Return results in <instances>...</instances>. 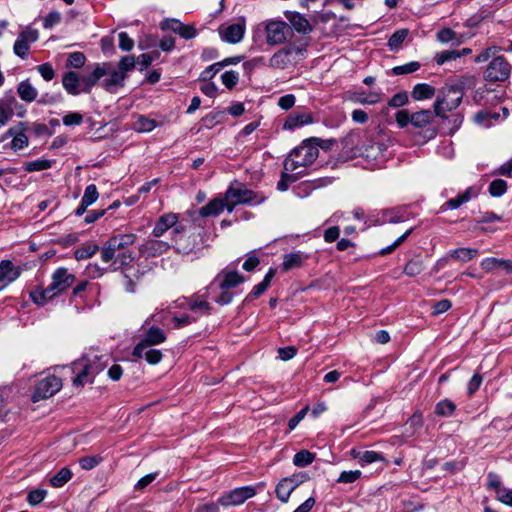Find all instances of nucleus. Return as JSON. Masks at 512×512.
Instances as JSON below:
<instances>
[{
  "label": "nucleus",
  "instance_id": "1",
  "mask_svg": "<svg viewBox=\"0 0 512 512\" xmlns=\"http://www.w3.org/2000/svg\"><path fill=\"white\" fill-rule=\"evenodd\" d=\"M321 139L310 138L302 142V144L293 149L284 161V169L295 172L299 168H307L310 166L319 155V150L316 145H321Z\"/></svg>",
  "mask_w": 512,
  "mask_h": 512
},
{
  "label": "nucleus",
  "instance_id": "2",
  "mask_svg": "<svg viewBox=\"0 0 512 512\" xmlns=\"http://www.w3.org/2000/svg\"><path fill=\"white\" fill-rule=\"evenodd\" d=\"M305 51L306 49L303 46L293 44L285 46L271 56L269 66L280 70L294 66L304 58Z\"/></svg>",
  "mask_w": 512,
  "mask_h": 512
},
{
  "label": "nucleus",
  "instance_id": "3",
  "mask_svg": "<svg viewBox=\"0 0 512 512\" xmlns=\"http://www.w3.org/2000/svg\"><path fill=\"white\" fill-rule=\"evenodd\" d=\"M462 93L456 89L452 84L445 86L441 89L437 97L434 108L437 117L445 118L446 112L456 109L462 101Z\"/></svg>",
  "mask_w": 512,
  "mask_h": 512
},
{
  "label": "nucleus",
  "instance_id": "4",
  "mask_svg": "<svg viewBox=\"0 0 512 512\" xmlns=\"http://www.w3.org/2000/svg\"><path fill=\"white\" fill-rule=\"evenodd\" d=\"M61 388L62 380L55 375H49L36 383L31 400L36 403L48 399L58 393Z\"/></svg>",
  "mask_w": 512,
  "mask_h": 512
},
{
  "label": "nucleus",
  "instance_id": "5",
  "mask_svg": "<svg viewBox=\"0 0 512 512\" xmlns=\"http://www.w3.org/2000/svg\"><path fill=\"white\" fill-rule=\"evenodd\" d=\"M224 196L227 201V211L230 213L236 205L249 203L255 198L252 190L247 189L245 185L236 181L231 183Z\"/></svg>",
  "mask_w": 512,
  "mask_h": 512
},
{
  "label": "nucleus",
  "instance_id": "6",
  "mask_svg": "<svg viewBox=\"0 0 512 512\" xmlns=\"http://www.w3.org/2000/svg\"><path fill=\"white\" fill-rule=\"evenodd\" d=\"M511 71V66L503 56L495 57L487 66L484 77L488 81H504Z\"/></svg>",
  "mask_w": 512,
  "mask_h": 512
},
{
  "label": "nucleus",
  "instance_id": "7",
  "mask_svg": "<svg viewBox=\"0 0 512 512\" xmlns=\"http://www.w3.org/2000/svg\"><path fill=\"white\" fill-rule=\"evenodd\" d=\"M255 494V489L250 486L236 488L232 491L223 494L218 499V504L224 507L241 505L247 499L252 498Z\"/></svg>",
  "mask_w": 512,
  "mask_h": 512
},
{
  "label": "nucleus",
  "instance_id": "8",
  "mask_svg": "<svg viewBox=\"0 0 512 512\" xmlns=\"http://www.w3.org/2000/svg\"><path fill=\"white\" fill-rule=\"evenodd\" d=\"M289 27L283 21H270L265 26L266 42L269 45H279L286 41Z\"/></svg>",
  "mask_w": 512,
  "mask_h": 512
},
{
  "label": "nucleus",
  "instance_id": "9",
  "mask_svg": "<svg viewBox=\"0 0 512 512\" xmlns=\"http://www.w3.org/2000/svg\"><path fill=\"white\" fill-rule=\"evenodd\" d=\"M167 339L164 331L156 326L150 327L145 333L142 340L135 346L133 349V356H141L142 348L144 346L151 347L154 345H159L165 342Z\"/></svg>",
  "mask_w": 512,
  "mask_h": 512
},
{
  "label": "nucleus",
  "instance_id": "10",
  "mask_svg": "<svg viewBox=\"0 0 512 512\" xmlns=\"http://www.w3.org/2000/svg\"><path fill=\"white\" fill-rule=\"evenodd\" d=\"M74 281L75 276L69 273L66 268H58L52 275L49 291H52L56 296L72 286Z\"/></svg>",
  "mask_w": 512,
  "mask_h": 512
},
{
  "label": "nucleus",
  "instance_id": "11",
  "mask_svg": "<svg viewBox=\"0 0 512 512\" xmlns=\"http://www.w3.org/2000/svg\"><path fill=\"white\" fill-rule=\"evenodd\" d=\"M89 362L90 359L84 356L80 361L73 363L74 370H77L81 366L77 376L73 379L75 386H83L84 383L87 382L88 375L97 374L103 369V365L93 367Z\"/></svg>",
  "mask_w": 512,
  "mask_h": 512
},
{
  "label": "nucleus",
  "instance_id": "12",
  "mask_svg": "<svg viewBox=\"0 0 512 512\" xmlns=\"http://www.w3.org/2000/svg\"><path fill=\"white\" fill-rule=\"evenodd\" d=\"M37 39L38 31L31 28H26L19 34L17 40L15 41L13 48L14 53L21 58H25L29 51V44L35 42Z\"/></svg>",
  "mask_w": 512,
  "mask_h": 512
},
{
  "label": "nucleus",
  "instance_id": "13",
  "mask_svg": "<svg viewBox=\"0 0 512 512\" xmlns=\"http://www.w3.org/2000/svg\"><path fill=\"white\" fill-rule=\"evenodd\" d=\"M245 33V20L241 19L238 23L228 26H221L219 34L222 40L228 43H238L242 40Z\"/></svg>",
  "mask_w": 512,
  "mask_h": 512
},
{
  "label": "nucleus",
  "instance_id": "14",
  "mask_svg": "<svg viewBox=\"0 0 512 512\" xmlns=\"http://www.w3.org/2000/svg\"><path fill=\"white\" fill-rule=\"evenodd\" d=\"M161 27L164 30H171L185 39H191L196 35V30L193 26L185 25L176 19L165 20L162 22Z\"/></svg>",
  "mask_w": 512,
  "mask_h": 512
},
{
  "label": "nucleus",
  "instance_id": "15",
  "mask_svg": "<svg viewBox=\"0 0 512 512\" xmlns=\"http://www.w3.org/2000/svg\"><path fill=\"white\" fill-rule=\"evenodd\" d=\"M19 271L16 269L12 262L9 260H3L0 263V289L7 286L9 283L16 280L19 276Z\"/></svg>",
  "mask_w": 512,
  "mask_h": 512
},
{
  "label": "nucleus",
  "instance_id": "16",
  "mask_svg": "<svg viewBox=\"0 0 512 512\" xmlns=\"http://www.w3.org/2000/svg\"><path fill=\"white\" fill-rule=\"evenodd\" d=\"M106 66L108 65H98L90 75L81 78V90L83 92H90L91 88L98 82V80L108 74Z\"/></svg>",
  "mask_w": 512,
  "mask_h": 512
},
{
  "label": "nucleus",
  "instance_id": "17",
  "mask_svg": "<svg viewBox=\"0 0 512 512\" xmlns=\"http://www.w3.org/2000/svg\"><path fill=\"white\" fill-rule=\"evenodd\" d=\"M225 208L227 209V201L225 197L223 199L214 198L211 201H209L205 206L200 208L199 214L202 217L217 216Z\"/></svg>",
  "mask_w": 512,
  "mask_h": 512
},
{
  "label": "nucleus",
  "instance_id": "18",
  "mask_svg": "<svg viewBox=\"0 0 512 512\" xmlns=\"http://www.w3.org/2000/svg\"><path fill=\"white\" fill-rule=\"evenodd\" d=\"M178 221V216L177 214H174V213H167L165 215H162L154 229H153V235L155 237H160L162 236L168 229L172 228Z\"/></svg>",
  "mask_w": 512,
  "mask_h": 512
},
{
  "label": "nucleus",
  "instance_id": "19",
  "mask_svg": "<svg viewBox=\"0 0 512 512\" xmlns=\"http://www.w3.org/2000/svg\"><path fill=\"white\" fill-rule=\"evenodd\" d=\"M63 87L71 95H78L82 90L79 89L81 85V79L75 72L69 71L63 75L62 79Z\"/></svg>",
  "mask_w": 512,
  "mask_h": 512
},
{
  "label": "nucleus",
  "instance_id": "20",
  "mask_svg": "<svg viewBox=\"0 0 512 512\" xmlns=\"http://www.w3.org/2000/svg\"><path fill=\"white\" fill-rule=\"evenodd\" d=\"M435 88L429 84L421 83L414 86L411 96L414 100L420 101L430 99L435 95Z\"/></svg>",
  "mask_w": 512,
  "mask_h": 512
},
{
  "label": "nucleus",
  "instance_id": "21",
  "mask_svg": "<svg viewBox=\"0 0 512 512\" xmlns=\"http://www.w3.org/2000/svg\"><path fill=\"white\" fill-rule=\"evenodd\" d=\"M435 111L421 110L412 114V125L416 128H423L429 125L434 117Z\"/></svg>",
  "mask_w": 512,
  "mask_h": 512
},
{
  "label": "nucleus",
  "instance_id": "22",
  "mask_svg": "<svg viewBox=\"0 0 512 512\" xmlns=\"http://www.w3.org/2000/svg\"><path fill=\"white\" fill-rule=\"evenodd\" d=\"M312 121L313 118L311 114H292L286 119L284 123V129L292 130L296 127L312 123Z\"/></svg>",
  "mask_w": 512,
  "mask_h": 512
},
{
  "label": "nucleus",
  "instance_id": "23",
  "mask_svg": "<svg viewBox=\"0 0 512 512\" xmlns=\"http://www.w3.org/2000/svg\"><path fill=\"white\" fill-rule=\"evenodd\" d=\"M288 20L290 21L293 28L300 33H309L312 30V26L309 21L299 13H292Z\"/></svg>",
  "mask_w": 512,
  "mask_h": 512
},
{
  "label": "nucleus",
  "instance_id": "24",
  "mask_svg": "<svg viewBox=\"0 0 512 512\" xmlns=\"http://www.w3.org/2000/svg\"><path fill=\"white\" fill-rule=\"evenodd\" d=\"M136 236L134 234H124L111 237L109 241L117 251H126L125 249L134 244Z\"/></svg>",
  "mask_w": 512,
  "mask_h": 512
},
{
  "label": "nucleus",
  "instance_id": "25",
  "mask_svg": "<svg viewBox=\"0 0 512 512\" xmlns=\"http://www.w3.org/2000/svg\"><path fill=\"white\" fill-rule=\"evenodd\" d=\"M17 92L19 97L26 102H32L36 99L38 94L36 88H34L28 81L20 82Z\"/></svg>",
  "mask_w": 512,
  "mask_h": 512
},
{
  "label": "nucleus",
  "instance_id": "26",
  "mask_svg": "<svg viewBox=\"0 0 512 512\" xmlns=\"http://www.w3.org/2000/svg\"><path fill=\"white\" fill-rule=\"evenodd\" d=\"M295 490V488L292 486V484L288 481L287 478H283L279 481V483L276 486L275 492L277 498L283 502L286 503L291 495V493Z\"/></svg>",
  "mask_w": 512,
  "mask_h": 512
},
{
  "label": "nucleus",
  "instance_id": "27",
  "mask_svg": "<svg viewBox=\"0 0 512 512\" xmlns=\"http://www.w3.org/2000/svg\"><path fill=\"white\" fill-rule=\"evenodd\" d=\"M72 478V472L69 468L63 467L57 474L50 478V484L59 488L65 485Z\"/></svg>",
  "mask_w": 512,
  "mask_h": 512
},
{
  "label": "nucleus",
  "instance_id": "28",
  "mask_svg": "<svg viewBox=\"0 0 512 512\" xmlns=\"http://www.w3.org/2000/svg\"><path fill=\"white\" fill-rule=\"evenodd\" d=\"M477 254H478V251L476 249L458 248V249L451 251L449 256L456 260L466 262V261H469V260L473 259L474 257H476Z\"/></svg>",
  "mask_w": 512,
  "mask_h": 512
},
{
  "label": "nucleus",
  "instance_id": "29",
  "mask_svg": "<svg viewBox=\"0 0 512 512\" xmlns=\"http://www.w3.org/2000/svg\"><path fill=\"white\" fill-rule=\"evenodd\" d=\"M149 347L144 346L142 348L141 356H136L137 358H144L149 364L155 365L158 364L162 358L163 354L158 349H148Z\"/></svg>",
  "mask_w": 512,
  "mask_h": 512
},
{
  "label": "nucleus",
  "instance_id": "30",
  "mask_svg": "<svg viewBox=\"0 0 512 512\" xmlns=\"http://www.w3.org/2000/svg\"><path fill=\"white\" fill-rule=\"evenodd\" d=\"M98 250L99 246L97 244L90 243L76 249L74 252V257L78 261L88 259L92 257Z\"/></svg>",
  "mask_w": 512,
  "mask_h": 512
},
{
  "label": "nucleus",
  "instance_id": "31",
  "mask_svg": "<svg viewBox=\"0 0 512 512\" xmlns=\"http://www.w3.org/2000/svg\"><path fill=\"white\" fill-rule=\"evenodd\" d=\"M476 82L477 79L475 76L465 75L456 79L452 85L463 94L464 90L474 88L476 86Z\"/></svg>",
  "mask_w": 512,
  "mask_h": 512
},
{
  "label": "nucleus",
  "instance_id": "32",
  "mask_svg": "<svg viewBox=\"0 0 512 512\" xmlns=\"http://www.w3.org/2000/svg\"><path fill=\"white\" fill-rule=\"evenodd\" d=\"M315 459V454L308 450H301L294 455L293 464L298 467H305L311 464Z\"/></svg>",
  "mask_w": 512,
  "mask_h": 512
},
{
  "label": "nucleus",
  "instance_id": "33",
  "mask_svg": "<svg viewBox=\"0 0 512 512\" xmlns=\"http://www.w3.org/2000/svg\"><path fill=\"white\" fill-rule=\"evenodd\" d=\"M473 196L472 188H468L462 194L448 200L445 205L450 209H457L463 203L468 202Z\"/></svg>",
  "mask_w": 512,
  "mask_h": 512
},
{
  "label": "nucleus",
  "instance_id": "34",
  "mask_svg": "<svg viewBox=\"0 0 512 512\" xmlns=\"http://www.w3.org/2000/svg\"><path fill=\"white\" fill-rule=\"evenodd\" d=\"M408 33V29H400L394 32L388 40L389 48L391 50H397L398 48H400Z\"/></svg>",
  "mask_w": 512,
  "mask_h": 512
},
{
  "label": "nucleus",
  "instance_id": "35",
  "mask_svg": "<svg viewBox=\"0 0 512 512\" xmlns=\"http://www.w3.org/2000/svg\"><path fill=\"white\" fill-rule=\"evenodd\" d=\"M133 259V254L130 251L117 252L115 260L112 262L113 270H117L119 267L129 265Z\"/></svg>",
  "mask_w": 512,
  "mask_h": 512
},
{
  "label": "nucleus",
  "instance_id": "36",
  "mask_svg": "<svg viewBox=\"0 0 512 512\" xmlns=\"http://www.w3.org/2000/svg\"><path fill=\"white\" fill-rule=\"evenodd\" d=\"M52 166V163L50 160L47 159H38L31 162H26L24 164V169L27 172H36V171H43L46 169H49Z\"/></svg>",
  "mask_w": 512,
  "mask_h": 512
},
{
  "label": "nucleus",
  "instance_id": "37",
  "mask_svg": "<svg viewBox=\"0 0 512 512\" xmlns=\"http://www.w3.org/2000/svg\"><path fill=\"white\" fill-rule=\"evenodd\" d=\"M423 266V261L419 259H411L406 263L404 273L409 277H415L422 272Z\"/></svg>",
  "mask_w": 512,
  "mask_h": 512
},
{
  "label": "nucleus",
  "instance_id": "38",
  "mask_svg": "<svg viewBox=\"0 0 512 512\" xmlns=\"http://www.w3.org/2000/svg\"><path fill=\"white\" fill-rule=\"evenodd\" d=\"M33 301L38 305H43L47 300L55 297L52 291H49V286L46 289H37L31 292Z\"/></svg>",
  "mask_w": 512,
  "mask_h": 512
},
{
  "label": "nucleus",
  "instance_id": "39",
  "mask_svg": "<svg viewBox=\"0 0 512 512\" xmlns=\"http://www.w3.org/2000/svg\"><path fill=\"white\" fill-rule=\"evenodd\" d=\"M103 461L100 455L84 456L79 459V465L84 470H92Z\"/></svg>",
  "mask_w": 512,
  "mask_h": 512
},
{
  "label": "nucleus",
  "instance_id": "40",
  "mask_svg": "<svg viewBox=\"0 0 512 512\" xmlns=\"http://www.w3.org/2000/svg\"><path fill=\"white\" fill-rule=\"evenodd\" d=\"M302 262L303 260L299 253L287 254L284 256L282 268L284 271H288L292 268L300 267Z\"/></svg>",
  "mask_w": 512,
  "mask_h": 512
},
{
  "label": "nucleus",
  "instance_id": "41",
  "mask_svg": "<svg viewBox=\"0 0 512 512\" xmlns=\"http://www.w3.org/2000/svg\"><path fill=\"white\" fill-rule=\"evenodd\" d=\"M110 74V77L108 79H105L103 82L104 87L107 90H110L111 86H120L123 84V81L126 78V75L123 72L120 71H112Z\"/></svg>",
  "mask_w": 512,
  "mask_h": 512
},
{
  "label": "nucleus",
  "instance_id": "42",
  "mask_svg": "<svg viewBox=\"0 0 512 512\" xmlns=\"http://www.w3.org/2000/svg\"><path fill=\"white\" fill-rule=\"evenodd\" d=\"M7 134L13 136L11 148L14 150L22 149L28 145V138L24 133L15 134L13 129H9Z\"/></svg>",
  "mask_w": 512,
  "mask_h": 512
},
{
  "label": "nucleus",
  "instance_id": "43",
  "mask_svg": "<svg viewBox=\"0 0 512 512\" xmlns=\"http://www.w3.org/2000/svg\"><path fill=\"white\" fill-rule=\"evenodd\" d=\"M456 406L448 399L440 401L435 408V413L439 416H449L455 411Z\"/></svg>",
  "mask_w": 512,
  "mask_h": 512
},
{
  "label": "nucleus",
  "instance_id": "44",
  "mask_svg": "<svg viewBox=\"0 0 512 512\" xmlns=\"http://www.w3.org/2000/svg\"><path fill=\"white\" fill-rule=\"evenodd\" d=\"M156 127V121L153 119L140 116L134 124V128L138 132H150Z\"/></svg>",
  "mask_w": 512,
  "mask_h": 512
},
{
  "label": "nucleus",
  "instance_id": "45",
  "mask_svg": "<svg viewBox=\"0 0 512 512\" xmlns=\"http://www.w3.org/2000/svg\"><path fill=\"white\" fill-rule=\"evenodd\" d=\"M241 282H243V277L240 274L237 272H228L225 274L224 280L220 287L222 289L231 288L237 286Z\"/></svg>",
  "mask_w": 512,
  "mask_h": 512
},
{
  "label": "nucleus",
  "instance_id": "46",
  "mask_svg": "<svg viewBox=\"0 0 512 512\" xmlns=\"http://www.w3.org/2000/svg\"><path fill=\"white\" fill-rule=\"evenodd\" d=\"M290 173H291L290 171H286L285 169L282 172L281 179L277 184V187L279 190H281V191L287 190L289 183H293L299 179L300 172H298L296 174H290Z\"/></svg>",
  "mask_w": 512,
  "mask_h": 512
},
{
  "label": "nucleus",
  "instance_id": "47",
  "mask_svg": "<svg viewBox=\"0 0 512 512\" xmlns=\"http://www.w3.org/2000/svg\"><path fill=\"white\" fill-rule=\"evenodd\" d=\"M117 252L118 251L116 250L115 247H113L111 242L109 240L106 241L101 249V258H102L103 262H105V263L113 262L115 260Z\"/></svg>",
  "mask_w": 512,
  "mask_h": 512
},
{
  "label": "nucleus",
  "instance_id": "48",
  "mask_svg": "<svg viewBox=\"0 0 512 512\" xmlns=\"http://www.w3.org/2000/svg\"><path fill=\"white\" fill-rule=\"evenodd\" d=\"M85 61H86V57L83 53L74 52L68 56V59L66 62V67L79 69L85 64Z\"/></svg>",
  "mask_w": 512,
  "mask_h": 512
},
{
  "label": "nucleus",
  "instance_id": "49",
  "mask_svg": "<svg viewBox=\"0 0 512 512\" xmlns=\"http://www.w3.org/2000/svg\"><path fill=\"white\" fill-rule=\"evenodd\" d=\"M461 56V53L456 50H447L436 54L435 61L438 65H442L448 61L456 60Z\"/></svg>",
  "mask_w": 512,
  "mask_h": 512
},
{
  "label": "nucleus",
  "instance_id": "50",
  "mask_svg": "<svg viewBox=\"0 0 512 512\" xmlns=\"http://www.w3.org/2000/svg\"><path fill=\"white\" fill-rule=\"evenodd\" d=\"M507 190V184L502 179L493 180L489 186V192L493 197L503 195Z\"/></svg>",
  "mask_w": 512,
  "mask_h": 512
},
{
  "label": "nucleus",
  "instance_id": "51",
  "mask_svg": "<svg viewBox=\"0 0 512 512\" xmlns=\"http://www.w3.org/2000/svg\"><path fill=\"white\" fill-rule=\"evenodd\" d=\"M47 491L45 489H35L29 492L27 501L30 505L35 506L40 504L46 497Z\"/></svg>",
  "mask_w": 512,
  "mask_h": 512
},
{
  "label": "nucleus",
  "instance_id": "52",
  "mask_svg": "<svg viewBox=\"0 0 512 512\" xmlns=\"http://www.w3.org/2000/svg\"><path fill=\"white\" fill-rule=\"evenodd\" d=\"M98 196L99 194L96 186L94 184H91L86 187L84 195L82 197V201L85 205H91L97 200Z\"/></svg>",
  "mask_w": 512,
  "mask_h": 512
},
{
  "label": "nucleus",
  "instance_id": "53",
  "mask_svg": "<svg viewBox=\"0 0 512 512\" xmlns=\"http://www.w3.org/2000/svg\"><path fill=\"white\" fill-rule=\"evenodd\" d=\"M420 68V64L418 62H410L405 65L396 66L392 69V72L395 75H403L409 74L417 71Z\"/></svg>",
  "mask_w": 512,
  "mask_h": 512
},
{
  "label": "nucleus",
  "instance_id": "54",
  "mask_svg": "<svg viewBox=\"0 0 512 512\" xmlns=\"http://www.w3.org/2000/svg\"><path fill=\"white\" fill-rule=\"evenodd\" d=\"M160 53L158 51H152L150 53H144L138 57V63L141 65V70L146 69L151 63L159 58Z\"/></svg>",
  "mask_w": 512,
  "mask_h": 512
},
{
  "label": "nucleus",
  "instance_id": "55",
  "mask_svg": "<svg viewBox=\"0 0 512 512\" xmlns=\"http://www.w3.org/2000/svg\"><path fill=\"white\" fill-rule=\"evenodd\" d=\"M361 477V471L359 470H355V471H343L339 478H338V482L339 483H345V484H348V483H353L355 482L356 480H358L359 478Z\"/></svg>",
  "mask_w": 512,
  "mask_h": 512
},
{
  "label": "nucleus",
  "instance_id": "56",
  "mask_svg": "<svg viewBox=\"0 0 512 512\" xmlns=\"http://www.w3.org/2000/svg\"><path fill=\"white\" fill-rule=\"evenodd\" d=\"M135 64H136V61L133 56H124L119 61V64H118L119 71L123 72L126 75L127 72L134 69Z\"/></svg>",
  "mask_w": 512,
  "mask_h": 512
},
{
  "label": "nucleus",
  "instance_id": "57",
  "mask_svg": "<svg viewBox=\"0 0 512 512\" xmlns=\"http://www.w3.org/2000/svg\"><path fill=\"white\" fill-rule=\"evenodd\" d=\"M408 95L406 92L395 94L388 102L389 107L398 108L408 103Z\"/></svg>",
  "mask_w": 512,
  "mask_h": 512
},
{
  "label": "nucleus",
  "instance_id": "58",
  "mask_svg": "<svg viewBox=\"0 0 512 512\" xmlns=\"http://www.w3.org/2000/svg\"><path fill=\"white\" fill-rule=\"evenodd\" d=\"M396 122L400 128L406 127L409 123L412 124V114L408 110H399L396 113Z\"/></svg>",
  "mask_w": 512,
  "mask_h": 512
},
{
  "label": "nucleus",
  "instance_id": "59",
  "mask_svg": "<svg viewBox=\"0 0 512 512\" xmlns=\"http://www.w3.org/2000/svg\"><path fill=\"white\" fill-rule=\"evenodd\" d=\"M221 79L228 89H232L237 84L239 76L234 71H227L222 75Z\"/></svg>",
  "mask_w": 512,
  "mask_h": 512
},
{
  "label": "nucleus",
  "instance_id": "60",
  "mask_svg": "<svg viewBox=\"0 0 512 512\" xmlns=\"http://www.w3.org/2000/svg\"><path fill=\"white\" fill-rule=\"evenodd\" d=\"M13 116L11 107L0 101V128L3 127Z\"/></svg>",
  "mask_w": 512,
  "mask_h": 512
},
{
  "label": "nucleus",
  "instance_id": "61",
  "mask_svg": "<svg viewBox=\"0 0 512 512\" xmlns=\"http://www.w3.org/2000/svg\"><path fill=\"white\" fill-rule=\"evenodd\" d=\"M360 460L364 463L370 464L376 461H385V458L375 451H365L362 452Z\"/></svg>",
  "mask_w": 512,
  "mask_h": 512
},
{
  "label": "nucleus",
  "instance_id": "62",
  "mask_svg": "<svg viewBox=\"0 0 512 512\" xmlns=\"http://www.w3.org/2000/svg\"><path fill=\"white\" fill-rule=\"evenodd\" d=\"M119 47L124 51H131L134 47V41L126 32L119 33Z\"/></svg>",
  "mask_w": 512,
  "mask_h": 512
},
{
  "label": "nucleus",
  "instance_id": "63",
  "mask_svg": "<svg viewBox=\"0 0 512 512\" xmlns=\"http://www.w3.org/2000/svg\"><path fill=\"white\" fill-rule=\"evenodd\" d=\"M279 358L283 361H287L295 357L297 349L294 346H287L278 349Z\"/></svg>",
  "mask_w": 512,
  "mask_h": 512
},
{
  "label": "nucleus",
  "instance_id": "64",
  "mask_svg": "<svg viewBox=\"0 0 512 512\" xmlns=\"http://www.w3.org/2000/svg\"><path fill=\"white\" fill-rule=\"evenodd\" d=\"M456 33L450 28H443L437 33V39L442 43L454 40Z\"/></svg>",
  "mask_w": 512,
  "mask_h": 512
}]
</instances>
